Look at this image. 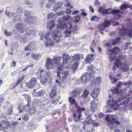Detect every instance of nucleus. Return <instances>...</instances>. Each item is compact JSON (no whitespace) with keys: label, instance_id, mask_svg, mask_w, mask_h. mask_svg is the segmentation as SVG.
Segmentation results:
<instances>
[{"label":"nucleus","instance_id":"nucleus-1","mask_svg":"<svg viewBox=\"0 0 132 132\" xmlns=\"http://www.w3.org/2000/svg\"><path fill=\"white\" fill-rule=\"evenodd\" d=\"M71 20V18L68 15L64 16L63 18L59 20V22L57 26L58 28H60L66 27L67 29L66 31L65 32V37L69 36L71 32L72 31V24L70 23L66 22Z\"/></svg>","mask_w":132,"mask_h":132},{"label":"nucleus","instance_id":"nucleus-2","mask_svg":"<svg viewBox=\"0 0 132 132\" xmlns=\"http://www.w3.org/2000/svg\"><path fill=\"white\" fill-rule=\"evenodd\" d=\"M98 103V100L96 98L91 103L90 110L89 112L87 111H86L85 114L87 118L86 120L84 122V126L90 124L92 122L93 120L90 118L91 114L90 113V112L92 111L93 112L95 110Z\"/></svg>","mask_w":132,"mask_h":132},{"label":"nucleus","instance_id":"nucleus-3","mask_svg":"<svg viewBox=\"0 0 132 132\" xmlns=\"http://www.w3.org/2000/svg\"><path fill=\"white\" fill-rule=\"evenodd\" d=\"M50 32L46 33L44 31L40 33V36H41L40 39L42 40H43L44 38L46 39V41L45 43L46 47H51L54 45V42L52 41L51 38L48 37V35L50 34Z\"/></svg>","mask_w":132,"mask_h":132},{"label":"nucleus","instance_id":"nucleus-4","mask_svg":"<svg viewBox=\"0 0 132 132\" xmlns=\"http://www.w3.org/2000/svg\"><path fill=\"white\" fill-rule=\"evenodd\" d=\"M63 69V66L62 64L60 66H58L57 76L61 79L62 82H65L66 81L67 78L69 73L67 70L63 71L62 72L61 71Z\"/></svg>","mask_w":132,"mask_h":132},{"label":"nucleus","instance_id":"nucleus-5","mask_svg":"<svg viewBox=\"0 0 132 132\" xmlns=\"http://www.w3.org/2000/svg\"><path fill=\"white\" fill-rule=\"evenodd\" d=\"M115 61L114 65L113 66L112 68V69L114 70H116L119 67L120 69L122 71H126L128 70V67L126 64L125 63H123L122 62L120 56H119V57Z\"/></svg>","mask_w":132,"mask_h":132},{"label":"nucleus","instance_id":"nucleus-6","mask_svg":"<svg viewBox=\"0 0 132 132\" xmlns=\"http://www.w3.org/2000/svg\"><path fill=\"white\" fill-rule=\"evenodd\" d=\"M61 60V57H59L54 58L52 60L48 58L46 63V68L48 69H52L55 64H58V66H60L61 64L60 62Z\"/></svg>","mask_w":132,"mask_h":132},{"label":"nucleus","instance_id":"nucleus-7","mask_svg":"<svg viewBox=\"0 0 132 132\" xmlns=\"http://www.w3.org/2000/svg\"><path fill=\"white\" fill-rule=\"evenodd\" d=\"M117 117L115 115L111 114H108L105 116V118L106 121L107 122L108 125L111 128H113L112 125H114L115 124L119 125V122L116 120Z\"/></svg>","mask_w":132,"mask_h":132},{"label":"nucleus","instance_id":"nucleus-8","mask_svg":"<svg viewBox=\"0 0 132 132\" xmlns=\"http://www.w3.org/2000/svg\"><path fill=\"white\" fill-rule=\"evenodd\" d=\"M94 79L93 75L90 73H85L83 74L81 78V81L83 84L86 83L89 80L92 81Z\"/></svg>","mask_w":132,"mask_h":132},{"label":"nucleus","instance_id":"nucleus-9","mask_svg":"<svg viewBox=\"0 0 132 132\" xmlns=\"http://www.w3.org/2000/svg\"><path fill=\"white\" fill-rule=\"evenodd\" d=\"M109 99L107 102V104L108 106H110L111 108H112L113 106L116 105L117 104V102L121 101L124 99L123 98L120 97H118L117 100L115 98L113 99V98L111 97V95H109Z\"/></svg>","mask_w":132,"mask_h":132},{"label":"nucleus","instance_id":"nucleus-10","mask_svg":"<svg viewBox=\"0 0 132 132\" xmlns=\"http://www.w3.org/2000/svg\"><path fill=\"white\" fill-rule=\"evenodd\" d=\"M105 46L107 47V51L106 53L108 55H110L113 54H115L117 52L119 51V49L118 47H116L113 49L110 50L111 45L109 43L105 44Z\"/></svg>","mask_w":132,"mask_h":132},{"label":"nucleus","instance_id":"nucleus-11","mask_svg":"<svg viewBox=\"0 0 132 132\" xmlns=\"http://www.w3.org/2000/svg\"><path fill=\"white\" fill-rule=\"evenodd\" d=\"M44 70H42L41 71L40 73V79H41V83L44 86H46V82H51L52 79L50 78V77H48L47 78L45 76L44 74Z\"/></svg>","mask_w":132,"mask_h":132},{"label":"nucleus","instance_id":"nucleus-12","mask_svg":"<svg viewBox=\"0 0 132 132\" xmlns=\"http://www.w3.org/2000/svg\"><path fill=\"white\" fill-rule=\"evenodd\" d=\"M76 96V95H74L72 96L69 98V101L71 104H74L76 107L77 108V110L78 112H79L81 111H83L85 110V108H81L78 106L77 104L74 99L73 98Z\"/></svg>","mask_w":132,"mask_h":132},{"label":"nucleus","instance_id":"nucleus-13","mask_svg":"<svg viewBox=\"0 0 132 132\" xmlns=\"http://www.w3.org/2000/svg\"><path fill=\"white\" fill-rule=\"evenodd\" d=\"M52 35L53 38L55 40L56 43H58L60 41V38L61 36V35L60 32L59 31H58L57 29L54 30L52 32Z\"/></svg>","mask_w":132,"mask_h":132},{"label":"nucleus","instance_id":"nucleus-14","mask_svg":"<svg viewBox=\"0 0 132 132\" xmlns=\"http://www.w3.org/2000/svg\"><path fill=\"white\" fill-rule=\"evenodd\" d=\"M119 34L121 35L128 36L130 37H132V29H123L120 31Z\"/></svg>","mask_w":132,"mask_h":132},{"label":"nucleus","instance_id":"nucleus-15","mask_svg":"<svg viewBox=\"0 0 132 132\" xmlns=\"http://www.w3.org/2000/svg\"><path fill=\"white\" fill-rule=\"evenodd\" d=\"M16 28L18 31L21 33L23 32L26 29L24 24L21 23H18L16 26Z\"/></svg>","mask_w":132,"mask_h":132},{"label":"nucleus","instance_id":"nucleus-16","mask_svg":"<svg viewBox=\"0 0 132 132\" xmlns=\"http://www.w3.org/2000/svg\"><path fill=\"white\" fill-rule=\"evenodd\" d=\"M0 127L2 128H8L10 127V121L4 120L0 121Z\"/></svg>","mask_w":132,"mask_h":132},{"label":"nucleus","instance_id":"nucleus-17","mask_svg":"<svg viewBox=\"0 0 132 132\" xmlns=\"http://www.w3.org/2000/svg\"><path fill=\"white\" fill-rule=\"evenodd\" d=\"M110 24V23L107 21H105L104 23H103L101 24L98 26V27L100 31H101L102 30H104L106 27L109 26Z\"/></svg>","mask_w":132,"mask_h":132},{"label":"nucleus","instance_id":"nucleus-18","mask_svg":"<svg viewBox=\"0 0 132 132\" xmlns=\"http://www.w3.org/2000/svg\"><path fill=\"white\" fill-rule=\"evenodd\" d=\"M37 82V80L35 78H32L28 84V86L29 88H32Z\"/></svg>","mask_w":132,"mask_h":132},{"label":"nucleus","instance_id":"nucleus-19","mask_svg":"<svg viewBox=\"0 0 132 132\" xmlns=\"http://www.w3.org/2000/svg\"><path fill=\"white\" fill-rule=\"evenodd\" d=\"M100 89L98 88H95L91 92L90 95L92 96L94 98L97 97L99 93Z\"/></svg>","mask_w":132,"mask_h":132},{"label":"nucleus","instance_id":"nucleus-20","mask_svg":"<svg viewBox=\"0 0 132 132\" xmlns=\"http://www.w3.org/2000/svg\"><path fill=\"white\" fill-rule=\"evenodd\" d=\"M37 19V17L36 16H30L29 19L26 18L25 21L27 23H29L30 22H35Z\"/></svg>","mask_w":132,"mask_h":132},{"label":"nucleus","instance_id":"nucleus-21","mask_svg":"<svg viewBox=\"0 0 132 132\" xmlns=\"http://www.w3.org/2000/svg\"><path fill=\"white\" fill-rule=\"evenodd\" d=\"M123 13L122 11L119 10L115 9L113 10L112 11V13L117 15L118 16V20H120L121 18V15L120 14V13Z\"/></svg>","mask_w":132,"mask_h":132},{"label":"nucleus","instance_id":"nucleus-22","mask_svg":"<svg viewBox=\"0 0 132 132\" xmlns=\"http://www.w3.org/2000/svg\"><path fill=\"white\" fill-rule=\"evenodd\" d=\"M54 22L53 21L50 20L48 21L47 26V28L48 29L51 30L55 26Z\"/></svg>","mask_w":132,"mask_h":132},{"label":"nucleus","instance_id":"nucleus-23","mask_svg":"<svg viewBox=\"0 0 132 132\" xmlns=\"http://www.w3.org/2000/svg\"><path fill=\"white\" fill-rule=\"evenodd\" d=\"M81 115L80 113H74L73 117L75 118V121L79 122L81 120H82L81 118Z\"/></svg>","mask_w":132,"mask_h":132},{"label":"nucleus","instance_id":"nucleus-24","mask_svg":"<svg viewBox=\"0 0 132 132\" xmlns=\"http://www.w3.org/2000/svg\"><path fill=\"white\" fill-rule=\"evenodd\" d=\"M62 58L63 59V63L64 64L67 63L70 59L69 56L66 53L63 54Z\"/></svg>","mask_w":132,"mask_h":132},{"label":"nucleus","instance_id":"nucleus-25","mask_svg":"<svg viewBox=\"0 0 132 132\" xmlns=\"http://www.w3.org/2000/svg\"><path fill=\"white\" fill-rule=\"evenodd\" d=\"M94 55L92 54H89L88 55L85 59V61L87 63H89L91 62L93 60V57Z\"/></svg>","mask_w":132,"mask_h":132},{"label":"nucleus","instance_id":"nucleus-26","mask_svg":"<svg viewBox=\"0 0 132 132\" xmlns=\"http://www.w3.org/2000/svg\"><path fill=\"white\" fill-rule=\"evenodd\" d=\"M82 56L81 54H76L73 57V60L77 62L80 60L81 57L82 58Z\"/></svg>","mask_w":132,"mask_h":132},{"label":"nucleus","instance_id":"nucleus-27","mask_svg":"<svg viewBox=\"0 0 132 132\" xmlns=\"http://www.w3.org/2000/svg\"><path fill=\"white\" fill-rule=\"evenodd\" d=\"M121 39L120 38H117L114 39L110 41V44L112 45H114L116 44L120 43Z\"/></svg>","mask_w":132,"mask_h":132},{"label":"nucleus","instance_id":"nucleus-28","mask_svg":"<svg viewBox=\"0 0 132 132\" xmlns=\"http://www.w3.org/2000/svg\"><path fill=\"white\" fill-rule=\"evenodd\" d=\"M121 84V82H119V84H117L116 87L111 90V91H112L113 94H116V93H119V90H118V88L120 87L121 86L120 84Z\"/></svg>","mask_w":132,"mask_h":132},{"label":"nucleus","instance_id":"nucleus-29","mask_svg":"<svg viewBox=\"0 0 132 132\" xmlns=\"http://www.w3.org/2000/svg\"><path fill=\"white\" fill-rule=\"evenodd\" d=\"M56 0H47L46 3V7L48 9L50 8L52 4L54 3Z\"/></svg>","mask_w":132,"mask_h":132},{"label":"nucleus","instance_id":"nucleus-30","mask_svg":"<svg viewBox=\"0 0 132 132\" xmlns=\"http://www.w3.org/2000/svg\"><path fill=\"white\" fill-rule=\"evenodd\" d=\"M62 6V4L61 3L58 2L55 3L53 7V10L55 11H57V10L60 8Z\"/></svg>","mask_w":132,"mask_h":132},{"label":"nucleus","instance_id":"nucleus-31","mask_svg":"<svg viewBox=\"0 0 132 132\" xmlns=\"http://www.w3.org/2000/svg\"><path fill=\"white\" fill-rule=\"evenodd\" d=\"M22 95L25 97V99L28 102L27 106H29L30 105V103L31 101L30 96L28 94H23Z\"/></svg>","mask_w":132,"mask_h":132},{"label":"nucleus","instance_id":"nucleus-32","mask_svg":"<svg viewBox=\"0 0 132 132\" xmlns=\"http://www.w3.org/2000/svg\"><path fill=\"white\" fill-rule=\"evenodd\" d=\"M56 88L55 87H53L51 90L50 96L51 97H53L55 96L56 94Z\"/></svg>","mask_w":132,"mask_h":132},{"label":"nucleus","instance_id":"nucleus-33","mask_svg":"<svg viewBox=\"0 0 132 132\" xmlns=\"http://www.w3.org/2000/svg\"><path fill=\"white\" fill-rule=\"evenodd\" d=\"M36 111V109L34 107H32L28 109V112L29 114H32Z\"/></svg>","mask_w":132,"mask_h":132},{"label":"nucleus","instance_id":"nucleus-34","mask_svg":"<svg viewBox=\"0 0 132 132\" xmlns=\"http://www.w3.org/2000/svg\"><path fill=\"white\" fill-rule=\"evenodd\" d=\"M31 56L34 59L36 60H38L41 57V55L39 54H32L31 55Z\"/></svg>","mask_w":132,"mask_h":132},{"label":"nucleus","instance_id":"nucleus-35","mask_svg":"<svg viewBox=\"0 0 132 132\" xmlns=\"http://www.w3.org/2000/svg\"><path fill=\"white\" fill-rule=\"evenodd\" d=\"M13 112L12 110V106L10 105L8 108V110L6 112V114H7L11 115L12 114Z\"/></svg>","mask_w":132,"mask_h":132},{"label":"nucleus","instance_id":"nucleus-36","mask_svg":"<svg viewBox=\"0 0 132 132\" xmlns=\"http://www.w3.org/2000/svg\"><path fill=\"white\" fill-rule=\"evenodd\" d=\"M24 78V76H23L21 79L18 80L17 82L13 86V88H14L15 87L18 85L23 80Z\"/></svg>","mask_w":132,"mask_h":132},{"label":"nucleus","instance_id":"nucleus-37","mask_svg":"<svg viewBox=\"0 0 132 132\" xmlns=\"http://www.w3.org/2000/svg\"><path fill=\"white\" fill-rule=\"evenodd\" d=\"M89 93V92L88 90H85L82 96V97L84 99H85L87 97Z\"/></svg>","mask_w":132,"mask_h":132},{"label":"nucleus","instance_id":"nucleus-38","mask_svg":"<svg viewBox=\"0 0 132 132\" xmlns=\"http://www.w3.org/2000/svg\"><path fill=\"white\" fill-rule=\"evenodd\" d=\"M43 94V92L42 90H40L37 92H34V95L36 96H42Z\"/></svg>","mask_w":132,"mask_h":132},{"label":"nucleus","instance_id":"nucleus-39","mask_svg":"<svg viewBox=\"0 0 132 132\" xmlns=\"http://www.w3.org/2000/svg\"><path fill=\"white\" fill-rule=\"evenodd\" d=\"M94 40H93L92 43L90 46V48L91 51L92 52H94V49L96 47V43L94 42Z\"/></svg>","mask_w":132,"mask_h":132},{"label":"nucleus","instance_id":"nucleus-40","mask_svg":"<svg viewBox=\"0 0 132 132\" xmlns=\"http://www.w3.org/2000/svg\"><path fill=\"white\" fill-rule=\"evenodd\" d=\"M5 14L9 18L11 17L13 15L15 14L14 13H12L6 11L5 12Z\"/></svg>","mask_w":132,"mask_h":132},{"label":"nucleus","instance_id":"nucleus-41","mask_svg":"<svg viewBox=\"0 0 132 132\" xmlns=\"http://www.w3.org/2000/svg\"><path fill=\"white\" fill-rule=\"evenodd\" d=\"M26 32L28 35H30L33 34L34 31L31 29V28H29L27 29Z\"/></svg>","mask_w":132,"mask_h":132},{"label":"nucleus","instance_id":"nucleus-42","mask_svg":"<svg viewBox=\"0 0 132 132\" xmlns=\"http://www.w3.org/2000/svg\"><path fill=\"white\" fill-rule=\"evenodd\" d=\"M21 18L19 15H18L16 16L14 18V20L13 21V22L15 21L18 22V21L20 20Z\"/></svg>","mask_w":132,"mask_h":132},{"label":"nucleus","instance_id":"nucleus-43","mask_svg":"<svg viewBox=\"0 0 132 132\" xmlns=\"http://www.w3.org/2000/svg\"><path fill=\"white\" fill-rule=\"evenodd\" d=\"M27 106H21V107H19L18 108V109L19 110V112H21L24 111V110H26L25 109V108H26Z\"/></svg>","mask_w":132,"mask_h":132},{"label":"nucleus","instance_id":"nucleus-44","mask_svg":"<svg viewBox=\"0 0 132 132\" xmlns=\"http://www.w3.org/2000/svg\"><path fill=\"white\" fill-rule=\"evenodd\" d=\"M18 124V122H13L12 121H10V127L11 126H12L14 127H15Z\"/></svg>","mask_w":132,"mask_h":132},{"label":"nucleus","instance_id":"nucleus-45","mask_svg":"<svg viewBox=\"0 0 132 132\" xmlns=\"http://www.w3.org/2000/svg\"><path fill=\"white\" fill-rule=\"evenodd\" d=\"M25 16L27 17L26 18H28L29 19V18L30 16V12L29 11H26L25 12Z\"/></svg>","mask_w":132,"mask_h":132},{"label":"nucleus","instance_id":"nucleus-46","mask_svg":"<svg viewBox=\"0 0 132 132\" xmlns=\"http://www.w3.org/2000/svg\"><path fill=\"white\" fill-rule=\"evenodd\" d=\"M47 0H41L40 2V5L42 7H43V6L46 3Z\"/></svg>","mask_w":132,"mask_h":132},{"label":"nucleus","instance_id":"nucleus-47","mask_svg":"<svg viewBox=\"0 0 132 132\" xmlns=\"http://www.w3.org/2000/svg\"><path fill=\"white\" fill-rule=\"evenodd\" d=\"M5 35L6 36L8 37L11 36L12 35V32H10L5 30L4 32Z\"/></svg>","mask_w":132,"mask_h":132},{"label":"nucleus","instance_id":"nucleus-48","mask_svg":"<svg viewBox=\"0 0 132 132\" xmlns=\"http://www.w3.org/2000/svg\"><path fill=\"white\" fill-rule=\"evenodd\" d=\"M65 2L66 6L69 7L71 8H73V6L69 3V2L68 1L66 0Z\"/></svg>","mask_w":132,"mask_h":132},{"label":"nucleus","instance_id":"nucleus-49","mask_svg":"<svg viewBox=\"0 0 132 132\" xmlns=\"http://www.w3.org/2000/svg\"><path fill=\"white\" fill-rule=\"evenodd\" d=\"M101 81V79L100 77H97L95 80V82L97 84H100V83Z\"/></svg>","mask_w":132,"mask_h":132},{"label":"nucleus","instance_id":"nucleus-50","mask_svg":"<svg viewBox=\"0 0 132 132\" xmlns=\"http://www.w3.org/2000/svg\"><path fill=\"white\" fill-rule=\"evenodd\" d=\"M129 7V6L127 4H123L121 5L120 7V9L122 10L124 9H126Z\"/></svg>","mask_w":132,"mask_h":132},{"label":"nucleus","instance_id":"nucleus-51","mask_svg":"<svg viewBox=\"0 0 132 132\" xmlns=\"http://www.w3.org/2000/svg\"><path fill=\"white\" fill-rule=\"evenodd\" d=\"M75 18V22L76 23H78L80 19V17L79 15H78Z\"/></svg>","mask_w":132,"mask_h":132},{"label":"nucleus","instance_id":"nucleus-52","mask_svg":"<svg viewBox=\"0 0 132 132\" xmlns=\"http://www.w3.org/2000/svg\"><path fill=\"white\" fill-rule=\"evenodd\" d=\"M54 15V14L53 13H49L47 15V17L48 19L52 18Z\"/></svg>","mask_w":132,"mask_h":132},{"label":"nucleus","instance_id":"nucleus-53","mask_svg":"<svg viewBox=\"0 0 132 132\" xmlns=\"http://www.w3.org/2000/svg\"><path fill=\"white\" fill-rule=\"evenodd\" d=\"M78 63L77 62L75 63L72 66V69H76L78 67Z\"/></svg>","mask_w":132,"mask_h":132},{"label":"nucleus","instance_id":"nucleus-54","mask_svg":"<svg viewBox=\"0 0 132 132\" xmlns=\"http://www.w3.org/2000/svg\"><path fill=\"white\" fill-rule=\"evenodd\" d=\"M91 19L92 21L94 20L96 21H97L99 19V18L97 17L96 16H94L92 17Z\"/></svg>","mask_w":132,"mask_h":132},{"label":"nucleus","instance_id":"nucleus-55","mask_svg":"<svg viewBox=\"0 0 132 132\" xmlns=\"http://www.w3.org/2000/svg\"><path fill=\"white\" fill-rule=\"evenodd\" d=\"M105 9L104 6L100 7L98 11L99 12H101L103 13Z\"/></svg>","mask_w":132,"mask_h":132},{"label":"nucleus","instance_id":"nucleus-56","mask_svg":"<svg viewBox=\"0 0 132 132\" xmlns=\"http://www.w3.org/2000/svg\"><path fill=\"white\" fill-rule=\"evenodd\" d=\"M111 9V8L110 9H105L104 11H103V14H109L110 11V10Z\"/></svg>","mask_w":132,"mask_h":132},{"label":"nucleus","instance_id":"nucleus-57","mask_svg":"<svg viewBox=\"0 0 132 132\" xmlns=\"http://www.w3.org/2000/svg\"><path fill=\"white\" fill-rule=\"evenodd\" d=\"M110 78L113 84H115L117 81L118 80L117 79L113 78H112L111 77H110Z\"/></svg>","mask_w":132,"mask_h":132},{"label":"nucleus","instance_id":"nucleus-58","mask_svg":"<svg viewBox=\"0 0 132 132\" xmlns=\"http://www.w3.org/2000/svg\"><path fill=\"white\" fill-rule=\"evenodd\" d=\"M122 105L121 104H119L117 106H116L114 108V110H118L119 109L121 108V106Z\"/></svg>","mask_w":132,"mask_h":132},{"label":"nucleus","instance_id":"nucleus-59","mask_svg":"<svg viewBox=\"0 0 132 132\" xmlns=\"http://www.w3.org/2000/svg\"><path fill=\"white\" fill-rule=\"evenodd\" d=\"M71 12H72L69 9H66L65 12L68 15L69 14H71Z\"/></svg>","mask_w":132,"mask_h":132},{"label":"nucleus","instance_id":"nucleus-60","mask_svg":"<svg viewBox=\"0 0 132 132\" xmlns=\"http://www.w3.org/2000/svg\"><path fill=\"white\" fill-rule=\"evenodd\" d=\"M65 11H59L58 13V14L59 15H62L65 13Z\"/></svg>","mask_w":132,"mask_h":132},{"label":"nucleus","instance_id":"nucleus-61","mask_svg":"<svg viewBox=\"0 0 132 132\" xmlns=\"http://www.w3.org/2000/svg\"><path fill=\"white\" fill-rule=\"evenodd\" d=\"M30 45L29 44L27 46H26L25 48V50H29L30 48Z\"/></svg>","mask_w":132,"mask_h":132},{"label":"nucleus","instance_id":"nucleus-62","mask_svg":"<svg viewBox=\"0 0 132 132\" xmlns=\"http://www.w3.org/2000/svg\"><path fill=\"white\" fill-rule=\"evenodd\" d=\"M116 56H115L113 57L112 56H111L110 57L109 60L110 61H112L113 60L116 59Z\"/></svg>","mask_w":132,"mask_h":132},{"label":"nucleus","instance_id":"nucleus-63","mask_svg":"<svg viewBox=\"0 0 132 132\" xmlns=\"http://www.w3.org/2000/svg\"><path fill=\"white\" fill-rule=\"evenodd\" d=\"M12 65L11 66L12 67H15L16 65V63L14 61H13L12 62V63L11 64Z\"/></svg>","mask_w":132,"mask_h":132},{"label":"nucleus","instance_id":"nucleus-64","mask_svg":"<svg viewBox=\"0 0 132 132\" xmlns=\"http://www.w3.org/2000/svg\"><path fill=\"white\" fill-rule=\"evenodd\" d=\"M127 86L128 87L132 84V83L131 82V81H128L127 82Z\"/></svg>","mask_w":132,"mask_h":132}]
</instances>
